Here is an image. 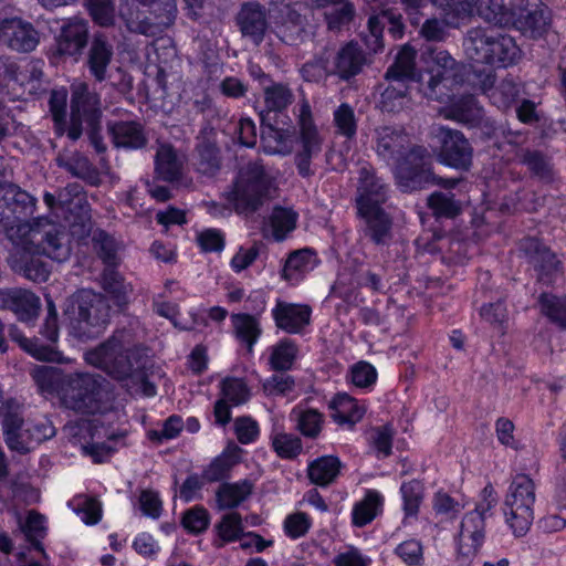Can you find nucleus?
<instances>
[{"label":"nucleus","mask_w":566,"mask_h":566,"mask_svg":"<svg viewBox=\"0 0 566 566\" xmlns=\"http://www.w3.org/2000/svg\"><path fill=\"white\" fill-rule=\"evenodd\" d=\"M523 2L524 0H514L506 7L504 0H480L475 13L489 23L507 28L514 23L515 11Z\"/></svg>","instance_id":"bb28decb"},{"label":"nucleus","mask_w":566,"mask_h":566,"mask_svg":"<svg viewBox=\"0 0 566 566\" xmlns=\"http://www.w3.org/2000/svg\"><path fill=\"white\" fill-rule=\"evenodd\" d=\"M40 42L39 32L32 23L20 18L0 21V44L17 52H32Z\"/></svg>","instance_id":"2eb2a0df"},{"label":"nucleus","mask_w":566,"mask_h":566,"mask_svg":"<svg viewBox=\"0 0 566 566\" xmlns=\"http://www.w3.org/2000/svg\"><path fill=\"white\" fill-rule=\"evenodd\" d=\"M518 94L520 88L511 78H504L488 92L490 101L499 108L509 107L516 99Z\"/></svg>","instance_id":"4d7b16f0"},{"label":"nucleus","mask_w":566,"mask_h":566,"mask_svg":"<svg viewBox=\"0 0 566 566\" xmlns=\"http://www.w3.org/2000/svg\"><path fill=\"white\" fill-rule=\"evenodd\" d=\"M444 103H450L447 118L475 125L480 123L483 117V108L479 105L473 95H463L454 98L453 91H451L450 99Z\"/></svg>","instance_id":"c85d7f7f"},{"label":"nucleus","mask_w":566,"mask_h":566,"mask_svg":"<svg viewBox=\"0 0 566 566\" xmlns=\"http://www.w3.org/2000/svg\"><path fill=\"white\" fill-rule=\"evenodd\" d=\"M317 263L318 259L312 249L295 250L287 255L281 271V277L287 282L297 283L313 271Z\"/></svg>","instance_id":"5701e85b"},{"label":"nucleus","mask_w":566,"mask_h":566,"mask_svg":"<svg viewBox=\"0 0 566 566\" xmlns=\"http://www.w3.org/2000/svg\"><path fill=\"white\" fill-rule=\"evenodd\" d=\"M64 167L69 172H71L74 177L90 180L93 182L96 179V170L91 161L80 154H76L67 159L64 164Z\"/></svg>","instance_id":"338daca9"},{"label":"nucleus","mask_w":566,"mask_h":566,"mask_svg":"<svg viewBox=\"0 0 566 566\" xmlns=\"http://www.w3.org/2000/svg\"><path fill=\"white\" fill-rule=\"evenodd\" d=\"M10 336L18 342L20 346L34 358L44 361L57 360V352L51 345H43L38 338H27L21 335L17 327L11 326Z\"/></svg>","instance_id":"c03bdc74"},{"label":"nucleus","mask_w":566,"mask_h":566,"mask_svg":"<svg viewBox=\"0 0 566 566\" xmlns=\"http://www.w3.org/2000/svg\"><path fill=\"white\" fill-rule=\"evenodd\" d=\"M511 27L516 28L531 38H539L549 27V15L544 8L528 10L522 8V4H520L515 11L514 23H512Z\"/></svg>","instance_id":"cd10ccee"},{"label":"nucleus","mask_w":566,"mask_h":566,"mask_svg":"<svg viewBox=\"0 0 566 566\" xmlns=\"http://www.w3.org/2000/svg\"><path fill=\"white\" fill-rule=\"evenodd\" d=\"M297 123L300 148L295 155V163L298 174L302 177H310L313 175L311 163L322 153L324 139L313 122L311 106L306 101L300 105Z\"/></svg>","instance_id":"ddd939ff"},{"label":"nucleus","mask_w":566,"mask_h":566,"mask_svg":"<svg viewBox=\"0 0 566 566\" xmlns=\"http://www.w3.org/2000/svg\"><path fill=\"white\" fill-rule=\"evenodd\" d=\"M421 61L427 80L423 76L419 78V92L428 99L449 101L451 91L463 82V65L447 50L432 44L422 48Z\"/></svg>","instance_id":"20e7f679"},{"label":"nucleus","mask_w":566,"mask_h":566,"mask_svg":"<svg viewBox=\"0 0 566 566\" xmlns=\"http://www.w3.org/2000/svg\"><path fill=\"white\" fill-rule=\"evenodd\" d=\"M93 247L106 268L118 264V242L115 238L105 231H97L93 237Z\"/></svg>","instance_id":"8fccbe9b"},{"label":"nucleus","mask_w":566,"mask_h":566,"mask_svg":"<svg viewBox=\"0 0 566 566\" xmlns=\"http://www.w3.org/2000/svg\"><path fill=\"white\" fill-rule=\"evenodd\" d=\"M88 23L83 19H71L65 23L56 40L60 55L75 56L87 45Z\"/></svg>","instance_id":"412c9836"},{"label":"nucleus","mask_w":566,"mask_h":566,"mask_svg":"<svg viewBox=\"0 0 566 566\" xmlns=\"http://www.w3.org/2000/svg\"><path fill=\"white\" fill-rule=\"evenodd\" d=\"M374 139L377 156L395 165V176L401 191L411 192L432 185L452 189L458 185V179L433 175L430 153L423 146L411 145L403 129L381 126L375 129Z\"/></svg>","instance_id":"f03ea898"},{"label":"nucleus","mask_w":566,"mask_h":566,"mask_svg":"<svg viewBox=\"0 0 566 566\" xmlns=\"http://www.w3.org/2000/svg\"><path fill=\"white\" fill-rule=\"evenodd\" d=\"M312 522L304 512L290 514L284 520V531L293 539L303 537L311 528Z\"/></svg>","instance_id":"774afa93"},{"label":"nucleus","mask_w":566,"mask_h":566,"mask_svg":"<svg viewBox=\"0 0 566 566\" xmlns=\"http://www.w3.org/2000/svg\"><path fill=\"white\" fill-rule=\"evenodd\" d=\"M261 143L264 153L269 155H286L291 151L289 135L271 124H265V115L261 113Z\"/></svg>","instance_id":"f704fd0d"},{"label":"nucleus","mask_w":566,"mask_h":566,"mask_svg":"<svg viewBox=\"0 0 566 566\" xmlns=\"http://www.w3.org/2000/svg\"><path fill=\"white\" fill-rule=\"evenodd\" d=\"M253 491V483L247 479L234 483H222L216 492L217 507L221 511L238 507Z\"/></svg>","instance_id":"7c9ffc66"},{"label":"nucleus","mask_w":566,"mask_h":566,"mask_svg":"<svg viewBox=\"0 0 566 566\" xmlns=\"http://www.w3.org/2000/svg\"><path fill=\"white\" fill-rule=\"evenodd\" d=\"M389 85L380 95L379 107L382 112L396 113L409 104V86L401 80H389Z\"/></svg>","instance_id":"72a5a7b5"},{"label":"nucleus","mask_w":566,"mask_h":566,"mask_svg":"<svg viewBox=\"0 0 566 566\" xmlns=\"http://www.w3.org/2000/svg\"><path fill=\"white\" fill-rule=\"evenodd\" d=\"M232 326L238 340L243 343L249 353H252L254 345L262 334L260 322L250 314H232Z\"/></svg>","instance_id":"2f4dec72"},{"label":"nucleus","mask_w":566,"mask_h":566,"mask_svg":"<svg viewBox=\"0 0 566 566\" xmlns=\"http://www.w3.org/2000/svg\"><path fill=\"white\" fill-rule=\"evenodd\" d=\"M266 113L284 111L294 99L291 88L282 83H269L263 87Z\"/></svg>","instance_id":"58836bf2"},{"label":"nucleus","mask_w":566,"mask_h":566,"mask_svg":"<svg viewBox=\"0 0 566 566\" xmlns=\"http://www.w3.org/2000/svg\"><path fill=\"white\" fill-rule=\"evenodd\" d=\"M114 268L115 266H108L104 270L103 286L106 292L113 295L116 304L120 305L126 303L130 289L125 284L123 276L115 271Z\"/></svg>","instance_id":"6e6d98bb"},{"label":"nucleus","mask_w":566,"mask_h":566,"mask_svg":"<svg viewBox=\"0 0 566 566\" xmlns=\"http://www.w3.org/2000/svg\"><path fill=\"white\" fill-rule=\"evenodd\" d=\"M41 308V301L33 292L28 290H18V295L13 304V311L21 322L30 323L35 319Z\"/></svg>","instance_id":"49530a36"},{"label":"nucleus","mask_w":566,"mask_h":566,"mask_svg":"<svg viewBox=\"0 0 566 566\" xmlns=\"http://www.w3.org/2000/svg\"><path fill=\"white\" fill-rule=\"evenodd\" d=\"M234 454L223 452L214 458L203 470L202 479L207 482H218L229 476L231 469L237 464Z\"/></svg>","instance_id":"864d4df0"},{"label":"nucleus","mask_w":566,"mask_h":566,"mask_svg":"<svg viewBox=\"0 0 566 566\" xmlns=\"http://www.w3.org/2000/svg\"><path fill=\"white\" fill-rule=\"evenodd\" d=\"M298 214L291 208L276 206L270 216V226L275 241H283L296 228Z\"/></svg>","instance_id":"4c0bfd02"},{"label":"nucleus","mask_w":566,"mask_h":566,"mask_svg":"<svg viewBox=\"0 0 566 566\" xmlns=\"http://www.w3.org/2000/svg\"><path fill=\"white\" fill-rule=\"evenodd\" d=\"M485 499L475 509L467 513L460 525L458 535V552L461 556L470 558L474 556L482 546L485 536L486 514L495 506V499H490L493 490H483Z\"/></svg>","instance_id":"9b49d317"},{"label":"nucleus","mask_w":566,"mask_h":566,"mask_svg":"<svg viewBox=\"0 0 566 566\" xmlns=\"http://www.w3.org/2000/svg\"><path fill=\"white\" fill-rule=\"evenodd\" d=\"M109 311L111 306L102 294L86 289L77 291L65 308L70 333L81 340L98 336L108 323Z\"/></svg>","instance_id":"0eeeda50"},{"label":"nucleus","mask_w":566,"mask_h":566,"mask_svg":"<svg viewBox=\"0 0 566 566\" xmlns=\"http://www.w3.org/2000/svg\"><path fill=\"white\" fill-rule=\"evenodd\" d=\"M521 251L538 273V279L551 283L559 272L560 262L556 255L536 238H526L521 243Z\"/></svg>","instance_id":"a211bd4d"},{"label":"nucleus","mask_w":566,"mask_h":566,"mask_svg":"<svg viewBox=\"0 0 566 566\" xmlns=\"http://www.w3.org/2000/svg\"><path fill=\"white\" fill-rule=\"evenodd\" d=\"M521 160L541 180L549 182L554 179L553 165L543 153L526 149L523 151Z\"/></svg>","instance_id":"3c124183"},{"label":"nucleus","mask_w":566,"mask_h":566,"mask_svg":"<svg viewBox=\"0 0 566 566\" xmlns=\"http://www.w3.org/2000/svg\"><path fill=\"white\" fill-rule=\"evenodd\" d=\"M8 238L14 245L9 258L11 269L32 282H45L50 276L49 264L40 255L57 262L70 255L62 227L45 218L11 226Z\"/></svg>","instance_id":"f257e3e1"},{"label":"nucleus","mask_w":566,"mask_h":566,"mask_svg":"<svg viewBox=\"0 0 566 566\" xmlns=\"http://www.w3.org/2000/svg\"><path fill=\"white\" fill-rule=\"evenodd\" d=\"M405 520L417 517L423 500V485L418 480L403 482L400 486Z\"/></svg>","instance_id":"09e8293b"},{"label":"nucleus","mask_w":566,"mask_h":566,"mask_svg":"<svg viewBox=\"0 0 566 566\" xmlns=\"http://www.w3.org/2000/svg\"><path fill=\"white\" fill-rule=\"evenodd\" d=\"M297 356V346L294 340L283 338L272 347L270 365L276 371H286L292 368Z\"/></svg>","instance_id":"79ce46f5"},{"label":"nucleus","mask_w":566,"mask_h":566,"mask_svg":"<svg viewBox=\"0 0 566 566\" xmlns=\"http://www.w3.org/2000/svg\"><path fill=\"white\" fill-rule=\"evenodd\" d=\"M541 312L548 317V319L558 325L560 328H566V296H556L548 293H543L539 296Z\"/></svg>","instance_id":"de8ad7c7"},{"label":"nucleus","mask_w":566,"mask_h":566,"mask_svg":"<svg viewBox=\"0 0 566 566\" xmlns=\"http://www.w3.org/2000/svg\"><path fill=\"white\" fill-rule=\"evenodd\" d=\"M50 112L54 122V130L57 136H62L66 129V92L53 91L49 101Z\"/></svg>","instance_id":"052dcab7"},{"label":"nucleus","mask_w":566,"mask_h":566,"mask_svg":"<svg viewBox=\"0 0 566 566\" xmlns=\"http://www.w3.org/2000/svg\"><path fill=\"white\" fill-rule=\"evenodd\" d=\"M340 465V461L336 457H321L308 465L307 475L312 483L326 486L335 481Z\"/></svg>","instance_id":"473e14b6"},{"label":"nucleus","mask_w":566,"mask_h":566,"mask_svg":"<svg viewBox=\"0 0 566 566\" xmlns=\"http://www.w3.org/2000/svg\"><path fill=\"white\" fill-rule=\"evenodd\" d=\"M480 316L483 321L503 333L509 319L505 302L500 298L494 303L484 304L480 308Z\"/></svg>","instance_id":"13d9d810"},{"label":"nucleus","mask_w":566,"mask_h":566,"mask_svg":"<svg viewBox=\"0 0 566 566\" xmlns=\"http://www.w3.org/2000/svg\"><path fill=\"white\" fill-rule=\"evenodd\" d=\"M18 531L32 547L46 557L42 541L48 534L46 517L35 510L27 512L25 517L17 513Z\"/></svg>","instance_id":"393cba45"},{"label":"nucleus","mask_w":566,"mask_h":566,"mask_svg":"<svg viewBox=\"0 0 566 566\" xmlns=\"http://www.w3.org/2000/svg\"><path fill=\"white\" fill-rule=\"evenodd\" d=\"M535 501L534 481L527 474H516L509 485L503 506L505 522L515 537H522L530 531Z\"/></svg>","instance_id":"1a4fd4ad"},{"label":"nucleus","mask_w":566,"mask_h":566,"mask_svg":"<svg viewBox=\"0 0 566 566\" xmlns=\"http://www.w3.org/2000/svg\"><path fill=\"white\" fill-rule=\"evenodd\" d=\"M388 185L371 168L361 167L356 196L357 211L382 208L388 199Z\"/></svg>","instance_id":"dca6fc26"},{"label":"nucleus","mask_w":566,"mask_h":566,"mask_svg":"<svg viewBox=\"0 0 566 566\" xmlns=\"http://www.w3.org/2000/svg\"><path fill=\"white\" fill-rule=\"evenodd\" d=\"M223 400L234 406L247 402L250 398V390L241 378H226L221 385Z\"/></svg>","instance_id":"bf43d9fd"},{"label":"nucleus","mask_w":566,"mask_h":566,"mask_svg":"<svg viewBox=\"0 0 566 566\" xmlns=\"http://www.w3.org/2000/svg\"><path fill=\"white\" fill-rule=\"evenodd\" d=\"M432 136L440 146V158L446 165L457 169H469L473 149L464 135L447 126H434Z\"/></svg>","instance_id":"4468645a"},{"label":"nucleus","mask_w":566,"mask_h":566,"mask_svg":"<svg viewBox=\"0 0 566 566\" xmlns=\"http://www.w3.org/2000/svg\"><path fill=\"white\" fill-rule=\"evenodd\" d=\"M119 15L129 31L156 36L175 23L177 3L176 0H120Z\"/></svg>","instance_id":"423d86ee"},{"label":"nucleus","mask_w":566,"mask_h":566,"mask_svg":"<svg viewBox=\"0 0 566 566\" xmlns=\"http://www.w3.org/2000/svg\"><path fill=\"white\" fill-rule=\"evenodd\" d=\"M312 310L308 305L277 301L272 316L277 328L287 334H300L310 325Z\"/></svg>","instance_id":"6ab92c4d"},{"label":"nucleus","mask_w":566,"mask_h":566,"mask_svg":"<svg viewBox=\"0 0 566 566\" xmlns=\"http://www.w3.org/2000/svg\"><path fill=\"white\" fill-rule=\"evenodd\" d=\"M148 355L139 346H130L129 335L118 332L96 348L85 353V360L104 370L116 380L139 384L145 396L156 395V386L147 379L145 367Z\"/></svg>","instance_id":"7ed1b4c3"},{"label":"nucleus","mask_w":566,"mask_h":566,"mask_svg":"<svg viewBox=\"0 0 566 566\" xmlns=\"http://www.w3.org/2000/svg\"><path fill=\"white\" fill-rule=\"evenodd\" d=\"M381 504V495L377 491H368L365 499L354 506L353 523L359 527L370 523L380 511Z\"/></svg>","instance_id":"37998d69"},{"label":"nucleus","mask_w":566,"mask_h":566,"mask_svg":"<svg viewBox=\"0 0 566 566\" xmlns=\"http://www.w3.org/2000/svg\"><path fill=\"white\" fill-rule=\"evenodd\" d=\"M107 127L116 147L137 149L144 147L147 143L143 126L137 122H111Z\"/></svg>","instance_id":"a878e982"},{"label":"nucleus","mask_w":566,"mask_h":566,"mask_svg":"<svg viewBox=\"0 0 566 566\" xmlns=\"http://www.w3.org/2000/svg\"><path fill=\"white\" fill-rule=\"evenodd\" d=\"M218 538L214 541L216 547H223L226 543L238 541L243 533L242 520L239 513L232 512L222 516L216 525Z\"/></svg>","instance_id":"a18cd8bd"},{"label":"nucleus","mask_w":566,"mask_h":566,"mask_svg":"<svg viewBox=\"0 0 566 566\" xmlns=\"http://www.w3.org/2000/svg\"><path fill=\"white\" fill-rule=\"evenodd\" d=\"M103 381L102 376L88 373L67 376L61 391L63 405L81 413L101 412Z\"/></svg>","instance_id":"9d476101"},{"label":"nucleus","mask_w":566,"mask_h":566,"mask_svg":"<svg viewBox=\"0 0 566 566\" xmlns=\"http://www.w3.org/2000/svg\"><path fill=\"white\" fill-rule=\"evenodd\" d=\"M182 164L169 145H161L155 156V171L165 181H174L181 174Z\"/></svg>","instance_id":"c9c22d12"},{"label":"nucleus","mask_w":566,"mask_h":566,"mask_svg":"<svg viewBox=\"0 0 566 566\" xmlns=\"http://www.w3.org/2000/svg\"><path fill=\"white\" fill-rule=\"evenodd\" d=\"M4 191L14 220L32 211L35 199L27 191L13 185L8 186Z\"/></svg>","instance_id":"5fc2aeb1"},{"label":"nucleus","mask_w":566,"mask_h":566,"mask_svg":"<svg viewBox=\"0 0 566 566\" xmlns=\"http://www.w3.org/2000/svg\"><path fill=\"white\" fill-rule=\"evenodd\" d=\"M237 21L242 35L260 45L269 27L265 8L256 2H247L241 7Z\"/></svg>","instance_id":"aec40b11"},{"label":"nucleus","mask_w":566,"mask_h":566,"mask_svg":"<svg viewBox=\"0 0 566 566\" xmlns=\"http://www.w3.org/2000/svg\"><path fill=\"white\" fill-rule=\"evenodd\" d=\"M272 184V178L266 174L262 163L250 161L239 170L229 200L238 213L251 214L269 197Z\"/></svg>","instance_id":"6e6552de"},{"label":"nucleus","mask_w":566,"mask_h":566,"mask_svg":"<svg viewBox=\"0 0 566 566\" xmlns=\"http://www.w3.org/2000/svg\"><path fill=\"white\" fill-rule=\"evenodd\" d=\"M331 417L338 424L357 423L364 416L365 409L347 394H337L329 401Z\"/></svg>","instance_id":"c756f323"},{"label":"nucleus","mask_w":566,"mask_h":566,"mask_svg":"<svg viewBox=\"0 0 566 566\" xmlns=\"http://www.w3.org/2000/svg\"><path fill=\"white\" fill-rule=\"evenodd\" d=\"M428 206L439 218H455L462 211V206L452 192L436 191L428 197Z\"/></svg>","instance_id":"a19ab883"},{"label":"nucleus","mask_w":566,"mask_h":566,"mask_svg":"<svg viewBox=\"0 0 566 566\" xmlns=\"http://www.w3.org/2000/svg\"><path fill=\"white\" fill-rule=\"evenodd\" d=\"M198 170L205 175L214 174L220 166L218 148L208 142L201 143L198 148Z\"/></svg>","instance_id":"680f3d73"},{"label":"nucleus","mask_w":566,"mask_h":566,"mask_svg":"<svg viewBox=\"0 0 566 566\" xmlns=\"http://www.w3.org/2000/svg\"><path fill=\"white\" fill-rule=\"evenodd\" d=\"M209 522V513L202 506H195L186 511L182 516V526L192 534H200L206 531Z\"/></svg>","instance_id":"0e129e2a"},{"label":"nucleus","mask_w":566,"mask_h":566,"mask_svg":"<svg viewBox=\"0 0 566 566\" xmlns=\"http://www.w3.org/2000/svg\"><path fill=\"white\" fill-rule=\"evenodd\" d=\"M366 61V55L360 46L349 42L336 54L334 74L347 81L361 72Z\"/></svg>","instance_id":"b1692460"},{"label":"nucleus","mask_w":566,"mask_h":566,"mask_svg":"<svg viewBox=\"0 0 566 566\" xmlns=\"http://www.w3.org/2000/svg\"><path fill=\"white\" fill-rule=\"evenodd\" d=\"M358 216L364 220V233L376 245H388L394 237L392 218L384 208L358 211Z\"/></svg>","instance_id":"4be33fe9"},{"label":"nucleus","mask_w":566,"mask_h":566,"mask_svg":"<svg viewBox=\"0 0 566 566\" xmlns=\"http://www.w3.org/2000/svg\"><path fill=\"white\" fill-rule=\"evenodd\" d=\"M335 133L346 138V143L355 139L357 133V118L353 106L342 103L333 113Z\"/></svg>","instance_id":"ea45409f"},{"label":"nucleus","mask_w":566,"mask_h":566,"mask_svg":"<svg viewBox=\"0 0 566 566\" xmlns=\"http://www.w3.org/2000/svg\"><path fill=\"white\" fill-rule=\"evenodd\" d=\"M102 109L99 95L90 90L86 83L73 86L71 98V120L67 137L77 140L82 135V123L87 127H101Z\"/></svg>","instance_id":"f8f14e48"},{"label":"nucleus","mask_w":566,"mask_h":566,"mask_svg":"<svg viewBox=\"0 0 566 566\" xmlns=\"http://www.w3.org/2000/svg\"><path fill=\"white\" fill-rule=\"evenodd\" d=\"M416 51L410 46H403L396 55L395 62L386 72L387 80H401L406 83L413 81Z\"/></svg>","instance_id":"e433bc0d"},{"label":"nucleus","mask_w":566,"mask_h":566,"mask_svg":"<svg viewBox=\"0 0 566 566\" xmlns=\"http://www.w3.org/2000/svg\"><path fill=\"white\" fill-rule=\"evenodd\" d=\"M273 448L279 457L292 459L302 451V441L298 437L287 433H279L273 438Z\"/></svg>","instance_id":"e2e57ef3"},{"label":"nucleus","mask_w":566,"mask_h":566,"mask_svg":"<svg viewBox=\"0 0 566 566\" xmlns=\"http://www.w3.org/2000/svg\"><path fill=\"white\" fill-rule=\"evenodd\" d=\"M296 428L307 438H316L323 426V415L315 409L293 410Z\"/></svg>","instance_id":"603ef678"},{"label":"nucleus","mask_w":566,"mask_h":566,"mask_svg":"<svg viewBox=\"0 0 566 566\" xmlns=\"http://www.w3.org/2000/svg\"><path fill=\"white\" fill-rule=\"evenodd\" d=\"M464 49L472 61L496 69L513 66L522 59V50L514 38L491 28L470 29Z\"/></svg>","instance_id":"39448f33"},{"label":"nucleus","mask_w":566,"mask_h":566,"mask_svg":"<svg viewBox=\"0 0 566 566\" xmlns=\"http://www.w3.org/2000/svg\"><path fill=\"white\" fill-rule=\"evenodd\" d=\"M114 57V46L103 33L94 34L88 43L85 66L96 82H104L109 77V66Z\"/></svg>","instance_id":"f3484780"},{"label":"nucleus","mask_w":566,"mask_h":566,"mask_svg":"<svg viewBox=\"0 0 566 566\" xmlns=\"http://www.w3.org/2000/svg\"><path fill=\"white\" fill-rule=\"evenodd\" d=\"M87 8L93 20L99 25H111L114 21V0H87Z\"/></svg>","instance_id":"69168bd1"}]
</instances>
